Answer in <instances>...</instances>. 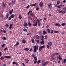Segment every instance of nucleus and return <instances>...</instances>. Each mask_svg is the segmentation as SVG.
<instances>
[{
  "mask_svg": "<svg viewBox=\"0 0 66 66\" xmlns=\"http://www.w3.org/2000/svg\"><path fill=\"white\" fill-rule=\"evenodd\" d=\"M4 57V58H6V59H10L11 58V56H5Z\"/></svg>",
  "mask_w": 66,
  "mask_h": 66,
  "instance_id": "6",
  "label": "nucleus"
},
{
  "mask_svg": "<svg viewBox=\"0 0 66 66\" xmlns=\"http://www.w3.org/2000/svg\"><path fill=\"white\" fill-rule=\"evenodd\" d=\"M53 43L52 42H50L48 43V44L50 46H51L52 45Z\"/></svg>",
  "mask_w": 66,
  "mask_h": 66,
  "instance_id": "12",
  "label": "nucleus"
},
{
  "mask_svg": "<svg viewBox=\"0 0 66 66\" xmlns=\"http://www.w3.org/2000/svg\"><path fill=\"white\" fill-rule=\"evenodd\" d=\"M0 59L1 60L4 59V58L3 56H2L0 58Z\"/></svg>",
  "mask_w": 66,
  "mask_h": 66,
  "instance_id": "34",
  "label": "nucleus"
},
{
  "mask_svg": "<svg viewBox=\"0 0 66 66\" xmlns=\"http://www.w3.org/2000/svg\"><path fill=\"white\" fill-rule=\"evenodd\" d=\"M47 48L48 49H49V46H49L48 45H47Z\"/></svg>",
  "mask_w": 66,
  "mask_h": 66,
  "instance_id": "56",
  "label": "nucleus"
},
{
  "mask_svg": "<svg viewBox=\"0 0 66 66\" xmlns=\"http://www.w3.org/2000/svg\"><path fill=\"white\" fill-rule=\"evenodd\" d=\"M19 16H19V19L20 20H21L22 19V17H21V15H20H20H19Z\"/></svg>",
  "mask_w": 66,
  "mask_h": 66,
  "instance_id": "27",
  "label": "nucleus"
},
{
  "mask_svg": "<svg viewBox=\"0 0 66 66\" xmlns=\"http://www.w3.org/2000/svg\"><path fill=\"white\" fill-rule=\"evenodd\" d=\"M17 62H15V61H13V64H16V63Z\"/></svg>",
  "mask_w": 66,
  "mask_h": 66,
  "instance_id": "41",
  "label": "nucleus"
},
{
  "mask_svg": "<svg viewBox=\"0 0 66 66\" xmlns=\"http://www.w3.org/2000/svg\"><path fill=\"white\" fill-rule=\"evenodd\" d=\"M11 16H10L9 17V20H11Z\"/></svg>",
  "mask_w": 66,
  "mask_h": 66,
  "instance_id": "50",
  "label": "nucleus"
},
{
  "mask_svg": "<svg viewBox=\"0 0 66 66\" xmlns=\"http://www.w3.org/2000/svg\"><path fill=\"white\" fill-rule=\"evenodd\" d=\"M5 44H4L2 45V47L3 48L4 47V46H5Z\"/></svg>",
  "mask_w": 66,
  "mask_h": 66,
  "instance_id": "52",
  "label": "nucleus"
},
{
  "mask_svg": "<svg viewBox=\"0 0 66 66\" xmlns=\"http://www.w3.org/2000/svg\"><path fill=\"white\" fill-rule=\"evenodd\" d=\"M28 25V24L26 22H25L24 23V24L23 25V26L24 27H26V26H27Z\"/></svg>",
  "mask_w": 66,
  "mask_h": 66,
  "instance_id": "17",
  "label": "nucleus"
},
{
  "mask_svg": "<svg viewBox=\"0 0 66 66\" xmlns=\"http://www.w3.org/2000/svg\"><path fill=\"white\" fill-rule=\"evenodd\" d=\"M65 13V11H62V14H64Z\"/></svg>",
  "mask_w": 66,
  "mask_h": 66,
  "instance_id": "44",
  "label": "nucleus"
},
{
  "mask_svg": "<svg viewBox=\"0 0 66 66\" xmlns=\"http://www.w3.org/2000/svg\"><path fill=\"white\" fill-rule=\"evenodd\" d=\"M32 57L33 58H34L35 57V55L34 54H32Z\"/></svg>",
  "mask_w": 66,
  "mask_h": 66,
  "instance_id": "30",
  "label": "nucleus"
},
{
  "mask_svg": "<svg viewBox=\"0 0 66 66\" xmlns=\"http://www.w3.org/2000/svg\"><path fill=\"white\" fill-rule=\"evenodd\" d=\"M39 47L38 45L37 46H35L34 47V52L36 53V50H38Z\"/></svg>",
  "mask_w": 66,
  "mask_h": 66,
  "instance_id": "1",
  "label": "nucleus"
},
{
  "mask_svg": "<svg viewBox=\"0 0 66 66\" xmlns=\"http://www.w3.org/2000/svg\"><path fill=\"white\" fill-rule=\"evenodd\" d=\"M15 16V15L14 14H12L11 15V16L10 17H11V18H14V17Z\"/></svg>",
  "mask_w": 66,
  "mask_h": 66,
  "instance_id": "11",
  "label": "nucleus"
},
{
  "mask_svg": "<svg viewBox=\"0 0 66 66\" xmlns=\"http://www.w3.org/2000/svg\"><path fill=\"white\" fill-rule=\"evenodd\" d=\"M37 4L36 3H35V4H33V6H35Z\"/></svg>",
  "mask_w": 66,
  "mask_h": 66,
  "instance_id": "48",
  "label": "nucleus"
},
{
  "mask_svg": "<svg viewBox=\"0 0 66 66\" xmlns=\"http://www.w3.org/2000/svg\"><path fill=\"white\" fill-rule=\"evenodd\" d=\"M36 21H37L38 22V26H40V25L41 24V22L39 21V20L38 19H37L36 20Z\"/></svg>",
  "mask_w": 66,
  "mask_h": 66,
  "instance_id": "4",
  "label": "nucleus"
},
{
  "mask_svg": "<svg viewBox=\"0 0 66 66\" xmlns=\"http://www.w3.org/2000/svg\"><path fill=\"white\" fill-rule=\"evenodd\" d=\"M41 62V61L40 60H39L37 62V63L38 64H39Z\"/></svg>",
  "mask_w": 66,
  "mask_h": 66,
  "instance_id": "33",
  "label": "nucleus"
},
{
  "mask_svg": "<svg viewBox=\"0 0 66 66\" xmlns=\"http://www.w3.org/2000/svg\"><path fill=\"white\" fill-rule=\"evenodd\" d=\"M9 14H7V15H6V17L7 18H9Z\"/></svg>",
  "mask_w": 66,
  "mask_h": 66,
  "instance_id": "43",
  "label": "nucleus"
},
{
  "mask_svg": "<svg viewBox=\"0 0 66 66\" xmlns=\"http://www.w3.org/2000/svg\"><path fill=\"white\" fill-rule=\"evenodd\" d=\"M31 42H32L33 43H35L34 40L33 39H31Z\"/></svg>",
  "mask_w": 66,
  "mask_h": 66,
  "instance_id": "31",
  "label": "nucleus"
},
{
  "mask_svg": "<svg viewBox=\"0 0 66 66\" xmlns=\"http://www.w3.org/2000/svg\"><path fill=\"white\" fill-rule=\"evenodd\" d=\"M58 58L60 61H62V58L61 57V56L60 55H59V57H58Z\"/></svg>",
  "mask_w": 66,
  "mask_h": 66,
  "instance_id": "8",
  "label": "nucleus"
},
{
  "mask_svg": "<svg viewBox=\"0 0 66 66\" xmlns=\"http://www.w3.org/2000/svg\"><path fill=\"white\" fill-rule=\"evenodd\" d=\"M49 27V25H47L46 26V28H48Z\"/></svg>",
  "mask_w": 66,
  "mask_h": 66,
  "instance_id": "59",
  "label": "nucleus"
},
{
  "mask_svg": "<svg viewBox=\"0 0 66 66\" xmlns=\"http://www.w3.org/2000/svg\"><path fill=\"white\" fill-rule=\"evenodd\" d=\"M28 25L30 27H31V24H30V22H28Z\"/></svg>",
  "mask_w": 66,
  "mask_h": 66,
  "instance_id": "35",
  "label": "nucleus"
},
{
  "mask_svg": "<svg viewBox=\"0 0 66 66\" xmlns=\"http://www.w3.org/2000/svg\"><path fill=\"white\" fill-rule=\"evenodd\" d=\"M2 55V54L1 52H0V56H1Z\"/></svg>",
  "mask_w": 66,
  "mask_h": 66,
  "instance_id": "64",
  "label": "nucleus"
},
{
  "mask_svg": "<svg viewBox=\"0 0 66 66\" xmlns=\"http://www.w3.org/2000/svg\"><path fill=\"white\" fill-rule=\"evenodd\" d=\"M30 7V6L29 5H28V6H27L26 7V8L27 9H28L29 7Z\"/></svg>",
  "mask_w": 66,
  "mask_h": 66,
  "instance_id": "42",
  "label": "nucleus"
},
{
  "mask_svg": "<svg viewBox=\"0 0 66 66\" xmlns=\"http://www.w3.org/2000/svg\"><path fill=\"white\" fill-rule=\"evenodd\" d=\"M40 43L42 45H43L44 44V41H43L42 42H40Z\"/></svg>",
  "mask_w": 66,
  "mask_h": 66,
  "instance_id": "23",
  "label": "nucleus"
},
{
  "mask_svg": "<svg viewBox=\"0 0 66 66\" xmlns=\"http://www.w3.org/2000/svg\"><path fill=\"white\" fill-rule=\"evenodd\" d=\"M38 22H36V23L34 25H33V26H36L38 25Z\"/></svg>",
  "mask_w": 66,
  "mask_h": 66,
  "instance_id": "18",
  "label": "nucleus"
},
{
  "mask_svg": "<svg viewBox=\"0 0 66 66\" xmlns=\"http://www.w3.org/2000/svg\"><path fill=\"white\" fill-rule=\"evenodd\" d=\"M54 57H53L51 58V59L52 60H54Z\"/></svg>",
  "mask_w": 66,
  "mask_h": 66,
  "instance_id": "49",
  "label": "nucleus"
},
{
  "mask_svg": "<svg viewBox=\"0 0 66 66\" xmlns=\"http://www.w3.org/2000/svg\"><path fill=\"white\" fill-rule=\"evenodd\" d=\"M47 33V32L46 31H45V30H43V34L44 35L46 34Z\"/></svg>",
  "mask_w": 66,
  "mask_h": 66,
  "instance_id": "16",
  "label": "nucleus"
},
{
  "mask_svg": "<svg viewBox=\"0 0 66 66\" xmlns=\"http://www.w3.org/2000/svg\"><path fill=\"white\" fill-rule=\"evenodd\" d=\"M36 10H38L39 9V8L38 7L36 8Z\"/></svg>",
  "mask_w": 66,
  "mask_h": 66,
  "instance_id": "58",
  "label": "nucleus"
},
{
  "mask_svg": "<svg viewBox=\"0 0 66 66\" xmlns=\"http://www.w3.org/2000/svg\"><path fill=\"white\" fill-rule=\"evenodd\" d=\"M2 39L3 40H6V38L5 37H4L3 38H2Z\"/></svg>",
  "mask_w": 66,
  "mask_h": 66,
  "instance_id": "38",
  "label": "nucleus"
},
{
  "mask_svg": "<svg viewBox=\"0 0 66 66\" xmlns=\"http://www.w3.org/2000/svg\"><path fill=\"white\" fill-rule=\"evenodd\" d=\"M5 26L6 27H8L9 26V25L8 24H6Z\"/></svg>",
  "mask_w": 66,
  "mask_h": 66,
  "instance_id": "39",
  "label": "nucleus"
},
{
  "mask_svg": "<svg viewBox=\"0 0 66 66\" xmlns=\"http://www.w3.org/2000/svg\"><path fill=\"white\" fill-rule=\"evenodd\" d=\"M37 61L35 60L34 61V63L35 64H36L37 63Z\"/></svg>",
  "mask_w": 66,
  "mask_h": 66,
  "instance_id": "57",
  "label": "nucleus"
},
{
  "mask_svg": "<svg viewBox=\"0 0 66 66\" xmlns=\"http://www.w3.org/2000/svg\"><path fill=\"white\" fill-rule=\"evenodd\" d=\"M26 40L25 39H24L22 41V43H23L25 44L26 43Z\"/></svg>",
  "mask_w": 66,
  "mask_h": 66,
  "instance_id": "22",
  "label": "nucleus"
},
{
  "mask_svg": "<svg viewBox=\"0 0 66 66\" xmlns=\"http://www.w3.org/2000/svg\"><path fill=\"white\" fill-rule=\"evenodd\" d=\"M45 47V46L43 45L41 46H39V52H40L42 50V49L44 48Z\"/></svg>",
  "mask_w": 66,
  "mask_h": 66,
  "instance_id": "2",
  "label": "nucleus"
},
{
  "mask_svg": "<svg viewBox=\"0 0 66 66\" xmlns=\"http://www.w3.org/2000/svg\"><path fill=\"white\" fill-rule=\"evenodd\" d=\"M12 4L14 5L15 4V2H14L13 1H12Z\"/></svg>",
  "mask_w": 66,
  "mask_h": 66,
  "instance_id": "53",
  "label": "nucleus"
},
{
  "mask_svg": "<svg viewBox=\"0 0 66 66\" xmlns=\"http://www.w3.org/2000/svg\"><path fill=\"white\" fill-rule=\"evenodd\" d=\"M23 30L24 32H27V30L25 28L23 29Z\"/></svg>",
  "mask_w": 66,
  "mask_h": 66,
  "instance_id": "20",
  "label": "nucleus"
},
{
  "mask_svg": "<svg viewBox=\"0 0 66 66\" xmlns=\"http://www.w3.org/2000/svg\"><path fill=\"white\" fill-rule=\"evenodd\" d=\"M29 60L28 59H25V61L26 62V63H28L29 62Z\"/></svg>",
  "mask_w": 66,
  "mask_h": 66,
  "instance_id": "13",
  "label": "nucleus"
},
{
  "mask_svg": "<svg viewBox=\"0 0 66 66\" xmlns=\"http://www.w3.org/2000/svg\"><path fill=\"white\" fill-rule=\"evenodd\" d=\"M54 32L55 33H59V32L58 31H54Z\"/></svg>",
  "mask_w": 66,
  "mask_h": 66,
  "instance_id": "36",
  "label": "nucleus"
},
{
  "mask_svg": "<svg viewBox=\"0 0 66 66\" xmlns=\"http://www.w3.org/2000/svg\"><path fill=\"white\" fill-rule=\"evenodd\" d=\"M48 63V62L47 61L43 63H42V65L43 66H46L47 64Z\"/></svg>",
  "mask_w": 66,
  "mask_h": 66,
  "instance_id": "3",
  "label": "nucleus"
},
{
  "mask_svg": "<svg viewBox=\"0 0 66 66\" xmlns=\"http://www.w3.org/2000/svg\"><path fill=\"white\" fill-rule=\"evenodd\" d=\"M65 25H66V24L65 23H64L61 24L62 26H65Z\"/></svg>",
  "mask_w": 66,
  "mask_h": 66,
  "instance_id": "21",
  "label": "nucleus"
},
{
  "mask_svg": "<svg viewBox=\"0 0 66 66\" xmlns=\"http://www.w3.org/2000/svg\"><path fill=\"white\" fill-rule=\"evenodd\" d=\"M19 42H17L16 44L14 45V46H18L19 45Z\"/></svg>",
  "mask_w": 66,
  "mask_h": 66,
  "instance_id": "15",
  "label": "nucleus"
},
{
  "mask_svg": "<svg viewBox=\"0 0 66 66\" xmlns=\"http://www.w3.org/2000/svg\"><path fill=\"white\" fill-rule=\"evenodd\" d=\"M2 66H7V65L5 64H4L2 65Z\"/></svg>",
  "mask_w": 66,
  "mask_h": 66,
  "instance_id": "46",
  "label": "nucleus"
},
{
  "mask_svg": "<svg viewBox=\"0 0 66 66\" xmlns=\"http://www.w3.org/2000/svg\"><path fill=\"white\" fill-rule=\"evenodd\" d=\"M33 58H34V59L35 61H36L37 60V58L36 57H34Z\"/></svg>",
  "mask_w": 66,
  "mask_h": 66,
  "instance_id": "47",
  "label": "nucleus"
},
{
  "mask_svg": "<svg viewBox=\"0 0 66 66\" xmlns=\"http://www.w3.org/2000/svg\"><path fill=\"white\" fill-rule=\"evenodd\" d=\"M23 66H25L26 65H24V63H22Z\"/></svg>",
  "mask_w": 66,
  "mask_h": 66,
  "instance_id": "62",
  "label": "nucleus"
},
{
  "mask_svg": "<svg viewBox=\"0 0 66 66\" xmlns=\"http://www.w3.org/2000/svg\"><path fill=\"white\" fill-rule=\"evenodd\" d=\"M3 32L4 34H5L6 32V31L5 30H3Z\"/></svg>",
  "mask_w": 66,
  "mask_h": 66,
  "instance_id": "61",
  "label": "nucleus"
},
{
  "mask_svg": "<svg viewBox=\"0 0 66 66\" xmlns=\"http://www.w3.org/2000/svg\"><path fill=\"white\" fill-rule=\"evenodd\" d=\"M42 33V32L41 31H39V33L40 35Z\"/></svg>",
  "mask_w": 66,
  "mask_h": 66,
  "instance_id": "55",
  "label": "nucleus"
},
{
  "mask_svg": "<svg viewBox=\"0 0 66 66\" xmlns=\"http://www.w3.org/2000/svg\"><path fill=\"white\" fill-rule=\"evenodd\" d=\"M35 41L36 42H37V44H39V40L38 39V40H35Z\"/></svg>",
  "mask_w": 66,
  "mask_h": 66,
  "instance_id": "24",
  "label": "nucleus"
},
{
  "mask_svg": "<svg viewBox=\"0 0 66 66\" xmlns=\"http://www.w3.org/2000/svg\"><path fill=\"white\" fill-rule=\"evenodd\" d=\"M55 26H57L59 27H60L61 26V25L60 24L57 23L55 24Z\"/></svg>",
  "mask_w": 66,
  "mask_h": 66,
  "instance_id": "7",
  "label": "nucleus"
},
{
  "mask_svg": "<svg viewBox=\"0 0 66 66\" xmlns=\"http://www.w3.org/2000/svg\"><path fill=\"white\" fill-rule=\"evenodd\" d=\"M30 15L31 16H32V17H35V15H34V13H31L30 14Z\"/></svg>",
  "mask_w": 66,
  "mask_h": 66,
  "instance_id": "14",
  "label": "nucleus"
},
{
  "mask_svg": "<svg viewBox=\"0 0 66 66\" xmlns=\"http://www.w3.org/2000/svg\"><path fill=\"white\" fill-rule=\"evenodd\" d=\"M1 17L2 18H4V15H1Z\"/></svg>",
  "mask_w": 66,
  "mask_h": 66,
  "instance_id": "63",
  "label": "nucleus"
},
{
  "mask_svg": "<svg viewBox=\"0 0 66 66\" xmlns=\"http://www.w3.org/2000/svg\"><path fill=\"white\" fill-rule=\"evenodd\" d=\"M13 9H12L11 10V11H9V13L10 14H12V12H13Z\"/></svg>",
  "mask_w": 66,
  "mask_h": 66,
  "instance_id": "9",
  "label": "nucleus"
},
{
  "mask_svg": "<svg viewBox=\"0 0 66 66\" xmlns=\"http://www.w3.org/2000/svg\"><path fill=\"white\" fill-rule=\"evenodd\" d=\"M51 32H51V33L52 34H53V32H54V31L53 30H51Z\"/></svg>",
  "mask_w": 66,
  "mask_h": 66,
  "instance_id": "29",
  "label": "nucleus"
},
{
  "mask_svg": "<svg viewBox=\"0 0 66 66\" xmlns=\"http://www.w3.org/2000/svg\"><path fill=\"white\" fill-rule=\"evenodd\" d=\"M32 12L31 11H29L28 13H27V15H29L30 13H32Z\"/></svg>",
  "mask_w": 66,
  "mask_h": 66,
  "instance_id": "25",
  "label": "nucleus"
},
{
  "mask_svg": "<svg viewBox=\"0 0 66 66\" xmlns=\"http://www.w3.org/2000/svg\"><path fill=\"white\" fill-rule=\"evenodd\" d=\"M62 11H59V13H62Z\"/></svg>",
  "mask_w": 66,
  "mask_h": 66,
  "instance_id": "60",
  "label": "nucleus"
},
{
  "mask_svg": "<svg viewBox=\"0 0 66 66\" xmlns=\"http://www.w3.org/2000/svg\"><path fill=\"white\" fill-rule=\"evenodd\" d=\"M3 7L4 8H5L6 7V4H4V3L3 4Z\"/></svg>",
  "mask_w": 66,
  "mask_h": 66,
  "instance_id": "32",
  "label": "nucleus"
},
{
  "mask_svg": "<svg viewBox=\"0 0 66 66\" xmlns=\"http://www.w3.org/2000/svg\"><path fill=\"white\" fill-rule=\"evenodd\" d=\"M13 25V24H11L10 25L9 28L10 29H11L12 28V27Z\"/></svg>",
  "mask_w": 66,
  "mask_h": 66,
  "instance_id": "10",
  "label": "nucleus"
},
{
  "mask_svg": "<svg viewBox=\"0 0 66 66\" xmlns=\"http://www.w3.org/2000/svg\"><path fill=\"white\" fill-rule=\"evenodd\" d=\"M47 31L48 32V33H50V29H47Z\"/></svg>",
  "mask_w": 66,
  "mask_h": 66,
  "instance_id": "26",
  "label": "nucleus"
},
{
  "mask_svg": "<svg viewBox=\"0 0 66 66\" xmlns=\"http://www.w3.org/2000/svg\"><path fill=\"white\" fill-rule=\"evenodd\" d=\"M29 50V49L27 48H24V50L26 51H28Z\"/></svg>",
  "mask_w": 66,
  "mask_h": 66,
  "instance_id": "19",
  "label": "nucleus"
},
{
  "mask_svg": "<svg viewBox=\"0 0 66 66\" xmlns=\"http://www.w3.org/2000/svg\"><path fill=\"white\" fill-rule=\"evenodd\" d=\"M63 62L64 64L65 63H66V59H64Z\"/></svg>",
  "mask_w": 66,
  "mask_h": 66,
  "instance_id": "28",
  "label": "nucleus"
},
{
  "mask_svg": "<svg viewBox=\"0 0 66 66\" xmlns=\"http://www.w3.org/2000/svg\"><path fill=\"white\" fill-rule=\"evenodd\" d=\"M37 39H39V38L40 37H39V36L37 35Z\"/></svg>",
  "mask_w": 66,
  "mask_h": 66,
  "instance_id": "45",
  "label": "nucleus"
},
{
  "mask_svg": "<svg viewBox=\"0 0 66 66\" xmlns=\"http://www.w3.org/2000/svg\"><path fill=\"white\" fill-rule=\"evenodd\" d=\"M44 4V2H40L39 5L41 7H42L43 5V4Z\"/></svg>",
  "mask_w": 66,
  "mask_h": 66,
  "instance_id": "5",
  "label": "nucleus"
},
{
  "mask_svg": "<svg viewBox=\"0 0 66 66\" xmlns=\"http://www.w3.org/2000/svg\"><path fill=\"white\" fill-rule=\"evenodd\" d=\"M52 5L51 4H48V7L50 8V7Z\"/></svg>",
  "mask_w": 66,
  "mask_h": 66,
  "instance_id": "37",
  "label": "nucleus"
},
{
  "mask_svg": "<svg viewBox=\"0 0 66 66\" xmlns=\"http://www.w3.org/2000/svg\"><path fill=\"white\" fill-rule=\"evenodd\" d=\"M60 1H57V5H59V4L60 3Z\"/></svg>",
  "mask_w": 66,
  "mask_h": 66,
  "instance_id": "40",
  "label": "nucleus"
},
{
  "mask_svg": "<svg viewBox=\"0 0 66 66\" xmlns=\"http://www.w3.org/2000/svg\"><path fill=\"white\" fill-rule=\"evenodd\" d=\"M7 47H6L5 48V49L4 50V51H5L6 50H7Z\"/></svg>",
  "mask_w": 66,
  "mask_h": 66,
  "instance_id": "51",
  "label": "nucleus"
},
{
  "mask_svg": "<svg viewBox=\"0 0 66 66\" xmlns=\"http://www.w3.org/2000/svg\"><path fill=\"white\" fill-rule=\"evenodd\" d=\"M57 8L58 9H60V6H58L57 7Z\"/></svg>",
  "mask_w": 66,
  "mask_h": 66,
  "instance_id": "54",
  "label": "nucleus"
}]
</instances>
